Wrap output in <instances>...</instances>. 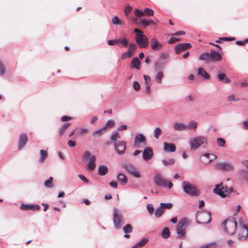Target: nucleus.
<instances>
[{"mask_svg": "<svg viewBox=\"0 0 248 248\" xmlns=\"http://www.w3.org/2000/svg\"><path fill=\"white\" fill-rule=\"evenodd\" d=\"M190 223L187 218H184L179 221L176 231L177 237L180 239H185L186 235V229Z\"/></svg>", "mask_w": 248, "mask_h": 248, "instance_id": "f257e3e1", "label": "nucleus"}, {"mask_svg": "<svg viewBox=\"0 0 248 248\" xmlns=\"http://www.w3.org/2000/svg\"><path fill=\"white\" fill-rule=\"evenodd\" d=\"M134 32L136 33L135 40L140 48H146L149 45L148 38L143 34V31L137 28L134 29Z\"/></svg>", "mask_w": 248, "mask_h": 248, "instance_id": "f03ea898", "label": "nucleus"}, {"mask_svg": "<svg viewBox=\"0 0 248 248\" xmlns=\"http://www.w3.org/2000/svg\"><path fill=\"white\" fill-rule=\"evenodd\" d=\"M199 59L208 63L215 61H221L222 57L219 53L215 50H211L210 53L205 52L201 54L199 57Z\"/></svg>", "mask_w": 248, "mask_h": 248, "instance_id": "7ed1b4c3", "label": "nucleus"}, {"mask_svg": "<svg viewBox=\"0 0 248 248\" xmlns=\"http://www.w3.org/2000/svg\"><path fill=\"white\" fill-rule=\"evenodd\" d=\"M182 186L185 192L191 196H198L200 195V190L197 187L187 181L182 183Z\"/></svg>", "mask_w": 248, "mask_h": 248, "instance_id": "20e7f679", "label": "nucleus"}, {"mask_svg": "<svg viewBox=\"0 0 248 248\" xmlns=\"http://www.w3.org/2000/svg\"><path fill=\"white\" fill-rule=\"evenodd\" d=\"M213 191L215 193L222 198H225L229 196L230 194L232 192L233 189L232 187L228 188L226 186H223L222 183H220L216 186Z\"/></svg>", "mask_w": 248, "mask_h": 248, "instance_id": "39448f33", "label": "nucleus"}, {"mask_svg": "<svg viewBox=\"0 0 248 248\" xmlns=\"http://www.w3.org/2000/svg\"><path fill=\"white\" fill-rule=\"evenodd\" d=\"M224 231L230 235L233 234L235 232L237 223L234 219H227L222 224Z\"/></svg>", "mask_w": 248, "mask_h": 248, "instance_id": "423d86ee", "label": "nucleus"}, {"mask_svg": "<svg viewBox=\"0 0 248 248\" xmlns=\"http://www.w3.org/2000/svg\"><path fill=\"white\" fill-rule=\"evenodd\" d=\"M113 221L115 227L117 229L121 228L122 225L124 223L123 215L117 208H114L113 210Z\"/></svg>", "mask_w": 248, "mask_h": 248, "instance_id": "0eeeda50", "label": "nucleus"}, {"mask_svg": "<svg viewBox=\"0 0 248 248\" xmlns=\"http://www.w3.org/2000/svg\"><path fill=\"white\" fill-rule=\"evenodd\" d=\"M154 181L157 186L163 187L168 186L169 189L171 188L173 186L171 182H168L159 174H155V175Z\"/></svg>", "mask_w": 248, "mask_h": 248, "instance_id": "6e6552de", "label": "nucleus"}, {"mask_svg": "<svg viewBox=\"0 0 248 248\" xmlns=\"http://www.w3.org/2000/svg\"><path fill=\"white\" fill-rule=\"evenodd\" d=\"M197 222L200 224H206L211 220V215L209 212L200 213L197 216Z\"/></svg>", "mask_w": 248, "mask_h": 248, "instance_id": "1a4fd4ad", "label": "nucleus"}, {"mask_svg": "<svg viewBox=\"0 0 248 248\" xmlns=\"http://www.w3.org/2000/svg\"><path fill=\"white\" fill-rule=\"evenodd\" d=\"M206 141V139L204 137H197L193 138L190 141L191 149L195 150Z\"/></svg>", "mask_w": 248, "mask_h": 248, "instance_id": "9d476101", "label": "nucleus"}, {"mask_svg": "<svg viewBox=\"0 0 248 248\" xmlns=\"http://www.w3.org/2000/svg\"><path fill=\"white\" fill-rule=\"evenodd\" d=\"M114 148L117 153L120 155L124 154L126 149V142L119 140L114 143Z\"/></svg>", "mask_w": 248, "mask_h": 248, "instance_id": "9b49d317", "label": "nucleus"}, {"mask_svg": "<svg viewBox=\"0 0 248 248\" xmlns=\"http://www.w3.org/2000/svg\"><path fill=\"white\" fill-rule=\"evenodd\" d=\"M123 167L133 176L139 178L140 175L136 168L132 165L130 164H124L123 165Z\"/></svg>", "mask_w": 248, "mask_h": 248, "instance_id": "f8f14e48", "label": "nucleus"}, {"mask_svg": "<svg viewBox=\"0 0 248 248\" xmlns=\"http://www.w3.org/2000/svg\"><path fill=\"white\" fill-rule=\"evenodd\" d=\"M216 168L220 170L231 171L233 170V165L227 162H218L215 165Z\"/></svg>", "mask_w": 248, "mask_h": 248, "instance_id": "ddd939ff", "label": "nucleus"}, {"mask_svg": "<svg viewBox=\"0 0 248 248\" xmlns=\"http://www.w3.org/2000/svg\"><path fill=\"white\" fill-rule=\"evenodd\" d=\"M146 139L143 134H139L135 136L134 141V147L138 148L139 147L140 144L146 145Z\"/></svg>", "mask_w": 248, "mask_h": 248, "instance_id": "4468645a", "label": "nucleus"}, {"mask_svg": "<svg viewBox=\"0 0 248 248\" xmlns=\"http://www.w3.org/2000/svg\"><path fill=\"white\" fill-rule=\"evenodd\" d=\"M192 46L189 43L179 44L175 46V50L176 54H180L181 51H185L190 48Z\"/></svg>", "mask_w": 248, "mask_h": 248, "instance_id": "2eb2a0df", "label": "nucleus"}, {"mask_svg": "<svg viewBox=\"0 0 248 248\" xmlns=\"http://www.w3.org/2000/svg\"><path fill=\"white\" fill-rule=\"evenodd\" d=\"M154 153L151 147H145L142 154V158L145 161H148L153 157Z\"/></svg>", "mask_w": 248, "mask_h": 248, "instance_id": "dca6fc26", "label": "nucleus"}, {"mask_svg": "<svg viewBox=\"0 0 248 248\" xmlns=\"http://www.w3.org/2000/svg\"><path fill=\"white\" fill-rule=\"evenodd\" d=\"M28 140V137L26 134H21L19 137L18 142V149L19 150L21 149L26 144Z\"/></svg>", "mask_w": 248, "mask_h": 248, "instance_id": "f3484780", "label": "nucleus"}, {"mask_svg": "<svg viewBox=\"0 0 248 248\" xmlns=\"http://www.w3.org/2000/svg\"><path fill=\"white\" fill-rule=\"evenodd\" d=\"M248 236V227L242 225L238 234V238L240 240L246 239Z\"/></svg>", "mask_w": 248, "mask_h": 248, "instance_id": "a211bd4d", "label": "nucleus"}, {"mask_svg": "<svg viewBox=\"0 0 248 248\" xmlns=\"http://www.w3.org/2000/svg\"><path fill=\"white\" fill-rule=\"evenodd\" d=\"M151 47L155 51H158L162 47V45L156 38H153L151 40Z\"/></svg>", "mask_w": 248, "mask_h": 248, "instance_id": "6ab92c4d", "label": "nucleus"}, {"mask_svg": "<svg viewBox=\"0 0 248 248\" xmlns=\"http://www.w3.org/2000/svg\"><path fill=\"white\" fill-rule=\"evenodd\" d=\"M40 206L38 204H22L20 206V209L23 210H31L32 211L39 210Z\"/></svg>", "mask_w": 248, "mask_h": 248, "instance_id": "aec40b11", "label": "nucleus"}, {"mask_svg": "<svg viewBox=\"0 0 248 248\" xmlns=\"http://www.w3.org/2000/svg\"><path fill=\"white\" fill-rule=\"evenodd\" d=\"M96 157L94 155L91 156L90 160L87 164V169L90 171L94 170L96 167Z\"/></svg>", "mask_w": 248, "mask_h": 248, "instance_id": "412c9836", "label": "nucleus"}, {"mask_svg": "<svg viewBox=\"0 0 248 248\" xmlns=\"http://www.w3.org/2000/svg\"><path fill=\"white\" fill-rule=\"evenodd\" d=\"M164 150L168 152H175L176 150V146L174 144L165 142L163 143Z\"/></svg>", "mask_w": 248, "mask_h": 248, "instance_id": "4be33fe9", "label": "nucleus"}, {"mask_svg": "<svg viewBox=\"0 0 248 248\" xmlns=\"http://www.w3.org/2000/svg\"><path fill=\"white\" fill-rule=\"evenodd\" d=\"M130 68H135L138 70L140 68V62L137 57H134L132 59L130 64Z\"/></svg>", "mask_w": 248, "mask_h": 248, "instance_id": "5701e85b", "label": "nucleus"}, {"mask_svg": "<svg viewBox=\"0 0 248 248\" xmlns=\"http://www.w3.org/2000/svg\"><path fill=\"white\" fill-rule=\"evenodd\" d=\"M173 129L175 131H185L187 130L186 125L182 123H176L173 124Z\"/></svg>", "mask_w": 248, "mask_h": 248, "instance_id": "b1692460", "label": "nucleus"}, {"mask_svg": "<svg viewBox=\"0 0 248 248\" xmlns=\"http://www.w3.org/2000/svg\"><path fill=\"white\" fill-rule=\"evenodd\" d=\"M117 180L122 185H125L128 181L126 176L121 173L118 174Z\"/></svg>", "mask_w": 248, "mask_h": 248, "instance_id": "393cba45", "label": "nucleus"}, {"mask_svg": "<svg viewBox=\"0 0 248 248\" xmlns=\"http://www.w3.org/2000/svg\"><path fill=\"white\" fill-rule=\"evenodd\" d=\"M198 75L203 77L206 79H209L210 78V75L203 68L201 67L198 69Z\"/></svg>", "mask_w": 248, "mask_h": 248, "instance_id": "a878e982", "label": "nucleus"}, {"mask_svg": "<svg viewBox=\"0 0 248 248\" xmlns=\"http://www.w3.org/2000/svg\"><path fill=\"white\" fill-rule=\"evenodd\" d=\"M71 123H67L62 125V126L60 128L59 131V134L60 136H62L66 132L67 129L71 126Z\"/></svg>", "mask_w": 248, "mask_h": 248, "instance_id": "bb28decb", "label": "nucleus"}, {"mask_svg": "<svg viewBox=\"0 0 248 248\" xmlns=\"http://www.w3.org/2000/svg\"><path fill=\"white\" fill-rule=\"evenodd\" d=\"M98 174H99L100 175H105L107 173V172L108 171V168L106 166L101 165L98 167Z\"/></svg>", "mask_w": 248, "mask_h": 248, "instance_id": "cd10ccee", "label": "nucleus"}, {"mask_svg": "<svg viewBox=\"0 0 248 248\" xmlns=\"http://www.w3.org/2000/svg\"><path fill=\"white\" fill-rule=\"evenodd\" d=\"M148 239L146 238H143L138 242L136 245L134 246L132 248H140L141 247L144 246L148 242Z\"/></svg>", "mask_w": 248, "mask_h": 248, "instance_id": "c85d7f7f", "label": "nucleus"}, {"mask_svg": "<svg viewBox=\"0 0 248 248\" xmlns=\"http://www.w3.org/2000/svg\"><path fill=\"white\" fill-rule=\"evenodd\" d=\"M40 155L41 157L39 159V162L40 163H43L45 161L46 158L47 157V152L46 151L41 150Z\"/></svg>", "mask_w": 248, "mask_h": 248, "instance_id": "c756f323", "label": "nucleus"}, {"mask_svg": "<svg viewBox=\"0 0 248 248\" xmlns=\"http://www.w3.org/2000/svg\"><path fill=\"white\" fill-rule=\"evenodd\" d=\"M137 48V45L134 43H131L129 45V48L128 49V53L131 56H133L134 52L136 50Z\"/></svg>", "mask_w": 248, "mask_h": 248, "instance_id": "7c9ffc66", "label": "nucleus"}, {"mask_svg": "<svg viewBox=\"0 0 248 248\" xmlns=\"http://www.w3.org/2000/svg\"><path fill=\"white\" fill-rule=\"evenodd\" d=\"M217 77L220 81L224 80V82L226 83H229L231 82V80L229 78H226L225 74H219Z\"/></svg>", "mask_w": 248, "mask_h": 248, "instance_id": "2f4dec72", "label": "nucleus"}, {"mask_svg": "<svg viewBox=\"0 0 248 248\" xmlns=\"http://www.w3.org/2000/svg\"><path fill=\"white\" fill-rule=\"evenodd\" d=\"M162 236L164 238H168L170 236V232L168 227H165L163 229L162 233Z\"/></svg>", "mask_w": 248, "mask_h": 248, "instance_id": "473e14b6", "label": "nucleus"}, {"mask_svg": "<svg viewBox=\"0 0 248 248\" xmlns=\"http://www.w3.org/2000/svg\"><path fill=\"white\" fill-rule=\"evenodd\" d=\"M111 21L113 24L115 25H123L124 24V22L120 20L117 16L113 17Z\"/></svg>", "mask_w": 248, "mask_h": 248, "instance_id": "72a5a7b5", "label": "nucleus"}, {"mask_svg": "<svg viewBox=\"0 0 248 248\" xmlns=\"http://www.w3.org/2000/svg\"><path fill=\"white\" fill-rule=\"evenodd\" d=\"M163 77V73L162 71H158L155 76V80L159 83L162 82V79Z\"/></svg>", "mask_w": 248, "mask_h": 248, "instance_id": "f704fd0d", "label": "nucleus"}, {"mask_svg": "<svg viewBox=\"0 0 248 248\" xmlns=\"http://www.w3.org/2000/svg\"><path fill=\"white\" fill-rule=\"evenodd\" d=\"M197 123L195 121H191L189 122L188 125H186L187 129H196Z\"/></svg>", "mask_w": 248, "mask_h": 248, "instance_id": "c9c22d12", "label": "nucleus"}, {"mask_svg": "<svg viewBox=\"0 0 248 248\" xmlns=\"http://www.w3.org/2000/svg\"><path fill=\"white\" fill-rule=\"evenodd\" d=\"M119 44L122 46V47H126L128 44V41L126 38H124L123 39H119Z\"/></svg>", "mask_w": 248, "mask_h": 248, "instance_id": "e433bc0d", "label": "nucleus"}, {"mask_svg": "<svg viewBox=\"0 0 248 248\" xmlns=\"http://www.w3.org/2000/svg\"><path fill=\"white\" fill-rule=\"evenodd\" d=\"M218 246L216 243H211L200 247L199 248H217Z\"/></svg>", "mask_w": 248, "mask_h": 248, "instance_id": "4c0bfd02", "label": "nucleus"}, {"mask_svg": "<svg viewBox=\"0 0 248 248\" xmlns=\"http://www.w3.org/2000/svg\"><path fill=\"white\" fill-rule=\"evenodd\" d=\"M115 122L113 120H108L105 126L103 127L105 128V130H106L107 128H111L114 126Z\"/></svg>", "mask_w": 248, "mask_h": 248, "instance_id": "58836bf2", "label": "nucleus"}, {"mask_svg": "<svg viewBox=\"0 0 248 248\" xmlns=\"http://www.w3.org/2000/svg\"><path fill=\"white\" fill-rule=\"evenodd\" d=\"M121 138L119 133L118 132H114L110 137V140L112 141H117L116 140Z\"/></svg>", "mask_w": 248, "mask_h": 248, "instance_id": "ea45409f", "label": "nucleus"}, {"mask_svg": "<svg viewBox=\"0 0 248 248\" xmlns=\"http://www.w3.org/2000/svg\"><path fill=\"white\" fill-rule=\"evenodd\" d=\"M133 228L131 224H127L124 227H123L124 232L126 233H130L132 232Z\"/></svg>", "mask_w": 248, "mask_h": 248, "instance_id": "a19ab883", "label": "nucleus"}, {"mask_svg": "<svg viewBox=\"0 0 248 248\" xmlns=\"http://www.w3.org/2000/svg\"><path fill=\"white\" fill-rule=\"evenodd\" d=\"M164 210L160 206L159 207L157 208L155 211V215L157 217H159L163 214Z\"/></svg>", "mask_w": 248, "mask_h": 248, "instance_id": "79ce46f5", "label": "nucleus"}, {"mask_svg": "<svg viewBox=\"0 0 248 248\" xmlns=\"http://www.w3.org/2000/svg\"><path fill=\"white\" fill-rule=\"evenodd\" d=\"M53 177H50L48 179L45 181V186L47 187H52L53 186L52 184Z\"/></svg>", "mask_w": 248, "mask_h": 248, "instance_id": "37998d69", "label": "nucleus"}, {"mask_svg": "<svg viewBox=\"0 0 248 248\" xmlns=\"http://www.w3.org/2000/svg\"><path fill=\"white\" fill-rule=\"evenodd\" d=\"M154 137L156 139H158L159 138V136L162 133V130L159 127H156L154 130Z\"/></svg>", "mask_w": 248, "mask_h": 248, "instance_id": "c03bdc74", "label": "nucleus"}, {"mask_svg": "<svg viewBox=\"0 0 248 248\" xmlns=\"http://www.w3.org/2000/svg\"><path fill=\"white\" fill-rule=\"evenodd\" d=\"M106 131L105 128L102 127L99 130H98L93 133V135L95 137L100 136Z\"/></svg>", "mask_w": 248, "mask_h": 248, "instance_id": "a18cd8bd", "label": "nucleus"}, {"mask_svg": "<svg viewBox=\"0 0 248 248\" xmlns=\"http://www.w3.org/2000/svg\"><path fill=\"white\" fill-rule=\"evenodd\" d=\"M160 206L161 208L164 210L165 209H171L172 207V204L171 203H160Z\"/></svg>", "mask_w": 248, "mask_h": 248, "instance_id": "49530a36", "label": "nucleus"}, {"mask_svg": "<svg viewBox=\"0 0 248 248\" xmlns=\"http://www.w3.org/2000/svg\"><path fill=\"white\" fill-rule=\"evenodd\" d=\"M154 11L149 8H146L144 10V15L149 16H152L154 15Z\"/></svg>", "mask_w": 248, "mask_h": 248, "instance_id": "de8ad7c7", "label": "nucleus"}, {"mask_svg": "<svg viewBox=\"0 0 248 248\" xmlns=\"http://www.w3.org/2000/svg\"><path fill=\"white\" fill-rule=\"evenodd\" d=\"M175 160L174 159H170L168 161H167L166 160H163L162 161V163L165 166L171 165L173 164Z\"/></svg>", "mask_w": 248, "mask_h": 248, "instance_id": "09e8293b", "label": "nucleus"}, {"mask_svg": "<svg viewBox=\"0 0 248 248\" xmlns=\"http://www.w3.org/2000/svg\"><path fill=\"white\" fill-rule=\"evenodd\" d=\"M119 40L118 39H116V40H108V45H110V46H112V45H118V46L120 47H122V46H121L119 44Z\"/></svg>", "mask_w": 248, "mask_h": 248, "instance_id": "8fccbe9b", "label": "nucleus"}, {"mask_svg": "<svg viewBox=\"0 0 248 248\" xmlns=\"http://www.w3.org/2000/svg\"><path fill=\"white\" fill-rule=\"evenodd\" d=\"M134 13H135V15L137 17H141V16H144V11L142 12L141 10H140L139 9H135L134 10Z\"/></svg>", "mask_w": 248, "mask_h": 248, "instance_id": "3c124183", "label": "nucleus"}, {"mask_svg": "<svg viewBox=\"0 0 248 248\" xmlns=\"http://www.w3.org/2000/svg\"><path fill=\"white\" fill-rule=\"evenodd\" d=\"M162 68V65L159 62H155L154 66V70L155 71H158Z\"/></svg>", "mask_w": 248, "mask_h": 248, "instance_id": "603ef678", "label": "nucleus"}, {"mask_svg": "<svg viewBox=\"0 0 248 248\" xmlns=\"http://www.w3.org/2000/svg\"><path fill=\"white\" fill-rule=\"evenodd\" d=\"M217 143L219 146L221 147H223L224 146L225 143V140L221 138H218L217 139Z\"/></svg>", "mask_w": 248, "mask_h": 248, "instance_id": "864d4df0", "label": "nucleus"}, {"mask_svg": "<svg viewBox=\"0 0 248 248\" xmlns=\"http://www.w3.org/2000/svg\"><path fill=\"white\" fill-rule=\"evenodd\" d=\"M140 21L143 28H146L149 25L148 20L141 19Z\"/></svg>", "mask_w": 248, "mask_h": 248, "instance_id": "5fc2aeb1", "label": "nucleus"}, {"mask_svg": "<svg viewBox=\"0 0 248 248\" xmlns=\"http://www.w3.org/2000/svg\"><path fill=\"white\" fill-rule=\"evenodd\" d=\"M144 78L146 84L147 89H148V90H149V83L150 81V78L148 76L144 75Z\"/></svg>", "mask_w": 248, "mask_h": 248, "instance_id": "6e6d98bb", "label": "nucleus"}, {"mask_svg": "<svg viewBox=\"0 0 248 248\" xmlns=\"http://www.w3.org/2000/svg\"><path fill=\"white\" fill-rule=\"evenodd\" d=\"M132 10V7L130 6H127L124 8V13L127 16H128V14L131 13Z\"/></svg>", "mask_w": 248, "mask_h": 248, "instance_id": "4d7b16f0", "label": "nucleus"}, {"mask_svg": "<svg viewBox=\"0 0 248 248\" xmlns=\"http://www.w3.org/2000/svg\"><path fill=\"white\" fill-rule=\"evenodd\" d=\"M147 209L150 214L152 215L153 214L154 209L152 204H148L147 206Z\"/></svg>", "mask_w": 248, "mask_h": 248, "instance_id": "13d9d810", "label": "nucleus"}, {"mask_svg": "<svg viewBox=\"0 0 248 248\" xmlns=\"http://www.w3.org/2000/svg\"><path fill=\"white\" fill-rule=\"evenodd\" d=\"M133 87L135 91H138L140 89V85L137 81H135L133 82Z\"/></svg>", "mask_w": 248, "mask_h": 248, "instance_id": "bf43d9fd", "label": "nucleus"}, {"mask_svg": "<svg viewBox=\"0 0 248 248\" xmlns=\"http://www.w3.org/2000/svg\"><path fill=\"white\" fill-rule=\"evenodd\" d=\"M89 130L87 128H81L79 132V135L80 136H82L85 134L89 133Z\"/></svg>", "mask_w": 248, "mask_h": 248, "instance_id": "052dcab7", "label": "nucleus"}, {"mask_svg": "<svg viewBox=\"0 0 248 248\" xmlns=\"http://www.w3.org/2000/svg\"><path fill=\"white\" fill-rule=\"evenodd\" d=\"M132 56L130 55V54L128 53V51L124 52L121 55V59H125L126 58H130Z\"/></svg>", "mask_w": 248, "mask_h": 248, "instance_id": "680f3d73", "label": "nucleus"}, {"mask_svg": "<svg viewBox=\"0 0 248 248\" xmlns=\"http://www.w3.org/2000/svg\"><path fill=\"white\" fill-rule=\"evenodd\" d=\"M5 72V66L2 63L0 62V75H2Z\"/></svg>", "mask_w": 248, "mask_h": 248, "instance_id": "e2e57ef3", "label": "nucleus"}, {"mask_svg": "<svg viewBox=\"0 0 248 248\" xmlns=\"http://www.w3.org/2000/svg\"><path fill=\"white\" fill-rule=\"evenodd\" d=\"M239 100V99H236L235 95L233 94L229 96L228 97V100L229 101L236 102V101H238Z\"/></svg>", "mask_w": 248, "mask_h": 248, "instance_id": "0e129e2a", "label": "nucleus"}, {"mask_svg": "<svg viewBox=\"0 0 248 248\" xmlns=\"http://www.w3.org/2000/svg\"><path fill=\"white\" fill-rule=\"evenodd\" d=\"M179 41V39L178 38L175 37H171L169 40L168 43L170 44H173L175 42Z\"/></svg>", "mask_w": 248, "mask_h": 248, "instance_id": "69168bd1", "label": "nucleus"}, {"mask_svg": "<svg viewBox=\"0 0 248 248\" xmlns=\"http://www.w3.org/2000/svg\"><path fill=\"white\" fill-rule=\"evenodd\" d=\"M72 119V118L68 116H63L61 117V120L62 122H67Z\"/></svg>", "mask_w": 248, "mask_h": 248, "instance_id": "338daca9", "label": "nucleus"}, {"mask_svg": "<svg viewBox=\"0 0 248 248\" xmlns=\"http://www.w3.org/2000/svg\"><path fill=\"white\" fill-rule=\"evenodd\" d=\"M248 42V39H246L244 41H238L236 42V44L239 46H243Z\"/></svg>", "mask_w": 248, "mask_h": 248, "instance_id": "774afa93", "label": "nucleus"}]
</instances>
